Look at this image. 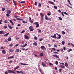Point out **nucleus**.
Instances as JSON below:
<instances>
[{
    "label": "nucleus",
    "instance_id": "obj_1",
    "mask_svg": "<svg viewBox=\"0 0 74 74\" xmlns=\"http://www.w3.org/2000/svg\"><path fill=\"white\" fill-rule=\"evenodd\" d=\"M56 35H58V37L57 38V37H56V34H54V36H51V37H52V38H57V40H59L61 38V35H60V34H58V33H56Z\"/></svg>",
    "mask_w": 74,
    "mask_h": 74
},
{
    "label": "nucleus",
    "instance_id": "obj_2",
    "mask_svg": "<svg viewBox=\"0 0 74 74\" xmlns=\"http://www.w3.org/2000/svg\"><path fill=\"white\" fill-rule=\"evenodd\" d=\"M11 10H8L7 12V14H6V16H7L8 17L10 16V14H11Z\"/></svg>",
    "mask_w": 74,
    "mask_h": 74
},
{
    "label": "nucleus",
    "instance_id": "obj_3",
    "mask_svg": "<svg viewBox=\"0 0 74 74\" xmlns=\"http://www.w3.org/2000/svg\"><path fill=\"white\" fill-rule=\"evenodd\" d=\"M8 72L9 74H11V73H13V74H15L16 72L14 71H11L10 70H8Z\"/></svg>",
    "mask_w": 74,
    "mask_h": 74
},
{
    "label": "nucleus",
    "instance_id": "obj_4",
    "mask_svg": "<svg viewBox=\"0 0 74 74\" xmlns=\"http://www.w3.org/2000/svg\"><path fill=\"white\" fill-rule=\"evenodd\" d=\"M40 15L41 16V17H40V18H41V20L42 21L43 20V18H44L43 17H44V16L43 15V14H42V13H41L40 14Z\"/></svg>",
    "mask_w": 74,
    "mask_h": 74
},
{
    "label": "nucleus",
    "instance_id": "obj_5",
    "mask_svg": "<svg viewBox=\"0 0 74 74\" xmlns=\"http://www.w3.org/2000/svg\"><path fill=\"white\" fill-rule=\"evenodd\" d=\"M29 30H30L31 31H33V30H34V28H33V27L31 26L29 27Z\"/></svg>",
    "mask_w": 74,
    "mask_h": 74
},
{
    "label": "nucleus",
    "instance_id": "obj_6",
    "mask_svg": "<svg viewBox=\"0 0 74 74\" xmlns=\"http://www.w3.org/2000/svg\"><path fill=\"white\" fill-rule=\"evenodd\" d=\"M41 48L42 49H43V50H46V48L44 46H41Z\"/></svg>",
    "mask_w": 74,
    "mask_h": 74
},
{
    "label": "nucleus",
    "instance_id": "obj_7",
    "mask_svg": "<svg viewBox=\"0 0 74 74\" xmlns=\"http://www.w3.org/2000/svg\"><path fill=\"white\" fill-rule=\"evenodd\" d=\"M24 37H25V39H26L29 40V37H28V36H27L26 35H24Z\"/></svg>",
    "mask_w": 74,
    "mask_h": 74
},
{
    "label": "nucleus",
    "instance_id": "obj_8",
    "mask_svg": "<svg viewBox=\"0 0 74 74\" xmlns=\"http://www.w3.org/2000/svg\"><path fill=\"white\" fill-rule=\"evenodd\" d=\"M0 34H5L4 32L3 31H0Z\"/></svg>",
    "mask_w": 74,
    "mask_h": 74
},
{
    "label": "nucleus",
    "instance_id": "obj_9",
    "mask_svg": "<svg viewBox=\"0 0 74 74\" xmlns=\"http://www.w3.org/2000/svg\"><path fill=\"white\" fill-rule=\"evenodd\" d=\"M29 22L32 23H33V21H32V20H31V17H29Z\"/></svg>",
    "mask_w": 74,
    "mask_h": 74
},
{
    "label": "nucleus",
    "instance_id": "obj_10",
    "mask_svg": "<svg viewBox=\"0 0 74 74\" xmlns=\"http://www.w3.org/2000/svg\"><path fill=\"white\" fill-rule=\"evenodd\" d=\"M16 19L17 21H24V20H23V19H21V18H16Z\"/></svg>",
    "mask_w": 74,
    "mask_h": 74
},
{
    "label": "nucleus",
    "instance_id": "obj_11",
    "mask_svg": "<svg viewBox=\"0 0 74 74\" xmlns=\"http://www.w3.org/2000/svg\"><path fill=\"white\" fill-rule=\"evenodd\" d=\"M2 52L3 54H5L6 53V51H5V50L4 49H3L2 50Z\"/></svg>",
    "mask_w": 74,
    "mask_h": 74
},
{
    "label": "nucleus",
    "instance_id": "obj_12",
    "mask_svg": "<svg viewBox=\"0 0 74 74\" xmlns=\"http://www.w3.org/2000/svg\"><path fill=\"white\" fill-rule=\"evenodd\" d=\"M49 3H50V4H52V5H55V3L51 1H49Z\"/></svg>",
    "mask_w": 74,
    "mask_h": 74
},
{
    "label": "nucleus",
    "instance_id": "obj_13",
    "mask_svg": "<svg viewBox=\"0 0 74 74\" xmlns=\"http://www.w3.org/2000/svg\"><path fill=\"white\" fill-rule=\"evenodd\" d=\"M42 64L43 67H46V64H45V63H44V62H42Z\"/></svg>",
    "mask_w": 74,
    "mask_h": 74
},
{
    "label": "nucleus",
    "instance_id": "obj_14",
    "mask_svg": "<svg viewBox=\"0 0 74 74\" xmlns=\"http://www.w3.org/2000/svg\"><path fill=\"white\" fill-rule=\"evenodd\" d=\"M33 45L34 46H37V43L36 42H34L33 43Z\"/></svg>",
    "mask_w": 74,
    "mask_h": 74
},
{
    "label": "nucleus",
    "instance_id": "obj_15",
    "mask_svg": "<svg viewBox=\"0 0 74 74\" xmlns=\"http://www.w3.org/2000/svg\"><path fill=\"white\" fill-rule=\"evenodd\" d=\"M19 66H17L16 67H15V68L14 69V70H16V69H18V68H19Z\"/></svg>",
    "mask_w": 74,
    "mask_h": 74
},
{
    "label": "nucleus",
    "instance_id": "obj_16",
    "mask_svg": "<svg viewBox=\"0 0 74 74\" xmlns=\"http://www.w3.org/2000/svg\"><path fill=\"white\" fill-rule=\"evenodd\" d=\"M10 23H12V25H14V22H12V20H10Z\"/></svg>",
    "mask_w": 74,
    "mask_h": 74
},
{
    "label": "nucleus",
    "instance_id": "obj_17",
    "mask_svg": "<svg viewBox=\"0 0 74 74\" xmlns=\"http://www.w3.org/2000/svg\"><path fill=\"white\" fill-rule=\"evenodd\" d=\"M68 66H69V64H68V63H67V62H65V66L67 67H68Z\"/></svg>",
    "mask_w": 74,
    "mask_h": 74
},
{
    "label": "nucleus",
    "instance_id": "obj_18",
    "mask_svg": "<svg viewBox=\"0 0 74 74\" xmlns=\"http://www.w3.org/2000/svg\"><path fill=\"white\" fill-rule=\"evenodd\" d=\"M60 66L61 68H62L63 69H64V68H65V66H64V65H62L60 64Z\"/></svg>",
    "mask_w": 74,
    "mask_h": 74
},
{
    "label": "nucleus",
    "instance_id": "obj_19",
    "mask_svg": "<svg viewBox=\"0 0 74 74\" xmlns=\"http://www.w3.org/2000/svg\"><path fill=\"white\" fill-rule=\"evenodd\" d=\"M20 64V65L21 64V65H29V64H24V63H21L20 64Z\"/></svg>",
    "mask_w": 74,
    "mask_h": 74
},
{
    "label": "nucleus",
    "instance_id": "obj_20",
    "mask_svg": "<svg viewBox=\"0 0 74 74\" xmlns=\"http://www.w3.org/2000/svg\"><path fill=\"white\" fill-rule=\"evenodd\" d=\"M43 55H44V53H41L39 54V56L42 57V56H43Z\"/></svg>",
    "mask_w": 74,
    "mask_h": 74
},
{
    "label": "nucleus",
    "instance_id": "obj_21",
    "mask_svg": "<svg viewBox=\"0 0 74 74\" xmlns=\"http://www.w3.org/2000/svg\"><path fill=\"white\" fill-rule=\"evenodd\" d=\"M45 19H46V20H47V21H48V16H47L46 15H45Z\"/></svg>",
    "mask_w": 74,
    "mask_h": 74
},
{
    "label": "nucleus",
    "instance_id": "obj_22",
    "mask_svg": "<svg viewBox=\"0 0 74 74\" xmlns=\"http://www.w3.org/2000/svg\"><path fill=\"white\" fill-rule=\"evenodd\" d=\"M20 51L19 50V49H17L16 50V52H19Z\"/></svg>",
    "mask_w": 74,
    "mask_h": 74
},
{
    "label": "nucleus",
    "instance_id": "obj_23",
    "mask_svg": "<svg viewBox=\"0 0 74 74\" xmlns=\"http://www.w3.org/2000/svg\"><path fill=\"white\" fill-rule=\"evenodd\" d=\"M8 41H11V38L9 37L8 38Z\"/></svg>",
    "mask_w": 74,
    "mask_h": 74
},
{
    "label": "nucleus",
    "instance_id": "obj_24",
    "mask_svg": "<svg viewBox=\"0 0 74 74\" xmlns=\"http://www.w3.org/2000/svg\"><path fill=\"white\" fill-rule=\"evenodd\" d=\"M9 51L10 52H13L14 50H12V49H9Z\"/></svg>",
    "mask_w": 74,
    "mask_h": 74
},
{
    "label": "nucleus",
    "instance_id": "obj_25",
    "mask_svg": "<svg viewBox=\"0 0 74 74\" xmlns=\"http://www.w3.org/2000/svg\"><path fill=\"white\" fill-rule=\"evenodd\" d=\"M9 34V33L8 32L6 34H5L4 35V37H5V36H8V35Z\"/></svg>",
    "mask_w": 74,
    "mask_h": 74
},
{
    "label": "nucleus",
    "instance_id": "obj_26",
    "mask_svg": "<svg viewBox=\"0 0 74 74\" xmlns=\"http://www.w3.org/2000/svg\"><path fill=\"white\" fill-rule=\"evenodd\" d=\"M8 27H9L10 29H12L13 28V27H12L11 26V25H8Z\"/></svg>",
    "mask_w": 74,
    "mask_h": 74
},
{
    "label": "nucleus",
    "instance_id": "obj_27",
    "mask_svg": "<svg viewBox=\"0 0 74 74\" xmlns=\"http://www.w3.org/2000/svg\"><path fill=\"white\" fill-rule=\"evenodd\" d=\"M62 34L64 35L66 34V32L64 31H62Z\"/></svg>",
    "mask_w": 74,
    "mask_h": 74
},
{
    "label": "nucleus",
    "instance_id": "obj_28",
    "mask_svg": "<svg viewBox=\"0 0 74 74\" xmlns=\"http://www.w3.org/2000/svg\"><path fill=\"white\" fill-rule=\"evenodd\" d=\"M14 58V57L13 56H12L11 57H8V59H12L13 58Z\"/></svg>",
    "mask_w": 74,
    "mask_h": 74
},
{
    "label": "nucleus",
    "instance_id": "obj_29",
    "mask_svg": "<svg viewBox=\"0 0 74 74\" xmlns=\"http://www.w3.org/2000/svg\"><path fill=\"white\" fill-rule=\"evenodd\" d=\"M53 7L55 10H57V9H58V8L57 7V6H54Z\"/></svg>",
    "mask_w": 74,
    "mask_h": 74
},
{
    "label": "nucleus",
    "instance_id": "obj_30",
    "mask_svg": "<svg viewBox=\"0 0 74 74\" xmlns=\"http://www.w3.org/2000/svg\"><path fill=\"white\" fill-rule=\"evenodd\" d=\"M62 43L63 45H64V43H65V42H64V41H63L62 42Z\"/></svg>",
    "mask_w": 74,
    "mask_h": 74
},
{
    "label": "nucleus",
    "instance_id": "obj_31",
    "mask_svg": "<svg viewBox=\"0 0 74 74\" xmlns=\"http://www.w3.org/2000/svg\"><path fill=\"white\" fill-rule=\"evenodd\" d=\"M38 23H38V22H36V23H34V24L35 25H37L38 24Z\"/></svg>",
    "mask_w": 74,
    "mask_h": 74
},
{
    "label": "nucleus",
    "instance_id": "obj_32",
    "mask_svg": "<svg viewBox=\"0 0 74 74\" xmlns=\"http://www.w3.org/2000/svg\"><path fill=\"white\" fill-rule=\"evenodd\" d=\"M38 7H41V4L40 3H39L38 5Z\"/></svg>",
    "mask_w": 74,
    "mask_h": 74
},
{
    "label": "nucleus",
    "instance_id": "obj_33",
    "mask_svg": "<svg viewBox=\"0 0 74 74\" xmlns=\"http://www.w3.org/2000/svg\"><path fill=\"white\" fill-rule=\"evenodd\" d=\"M9 47H13V44H10L9 45Z\"/></svg>",
    "mask_w": 74,
    "mask_h": 74
},
{
    "label": "nucleus",
    "instance_id": "obj_34",
    "mask_svg": "<svg viewBox=\"0 0 74 74\" xmlns=\"http://www.w3.org/2000/svg\"><path fill=\"white\" fill-rule=\"evenodd\" d=\"M52 50H53L54 51H56V49H55V48H52Z\"/></svg>",
    "mask_w": 74,
    "mask_h": 74
},
{
    "label": "nucleus",
    "instance_id": "obj_35",
    "mask_svg": "<svg viewBox=\"0 0 74 74\" xmlns=\"http://www.w3.org/2000/svg\"><path fill=\"white\" fill-rule=\"evenodd\" d=\"M23 23H27V21H22Z\"/></svg>",
    "mask_w": 74,
    "mask_h": 74
},
{
    "label": "nucleus",
    "instance_id": "obj_36",
    "mask_svg": "<svg viewBox=\"0 0 74 74\" xmlns=\"http://www.w3.org/2000/svg\"><path fill=\"white\" fill-rule=\"evenodd\" d=\"M5 8H3L2 9V11H5Z\"/></svg>",
    "mask_w": 74,
    "mask_h": 74
},
{
    "label": "nucleus",
    "instance_id": "obj_37",
    "mask_svg": "<svg viewBox=\"0 0 74 74\" xmlns=\"http://www.w3.org/2000/svg\"><path fill=\"white\" fill-rule=\"evenodd\" d=\"M36 27H38L39 26H40V25H39V24H37L36 25Z\"/></svg>",
    "mask_w": 74,
    "mask_h": 74
},
{
    "label": "nucleus",
    "instance_id": "obj_38",
    "mask_svg": "<svg viewBox=\"0 0 74 74\" xmlns=\"http://www.w3.org/2000/svg\"><path fill=\"white\" fill-rule=\"evenodd\" d=\"M55 57L56 58H59V57L58 56L56 55H55Z\"/></svg>",
    "mask_w": 74,
    "mask_h": 74
},
{
    "label": "nucleus",
    "instance_id": "obj_39",
    "mask_svg": "<svg viewBox=\"0 0 74 74\" xmlns=\"http://www.w3.org/2000/svg\"><path fill=\"white\" fill-rule=\"evenodd\" d=\"M2 21H3V20L2 19H1L0 20V24H2V23H1V22H3Z\"/></svg>",
    "mask_w": 74,
    "mask_h": 74
},
{
    "label": "nucleus",
    "instance_id": "obj_40",
    "mask_svg": "<svg viewBox=\"0 0 74 74\" xmlns=\"http://www.w3.org/2000/svg\"><path fill=\"white\" fill-rule=\"evenodd\" d=\"M64 14H65L66 15H69V14L67 13H66V12H64Z\"/></svg>",
    "mask_w": 74,
    "mask_h": 74
},
{
    "label": "nucleus",
    "instance_id": "obj_41",
    "mask_svg": "<svg viewBox=\"0 0 74 74\" xmlns=\"http://www.w3.org/2000/svg\"><path fill=\"white\" fill-rule=\"evenodd\" d=\"M26 3L25 1H22L21 2V3H22V4H23V3Z\"/></svg>",
    "mask_w": 74,
    "mask_h": 74
},
{
    "label": "nucleus",
    "instance_id": "obj_42",
    "mask_svg": "<svg viewBox=\"0 0 74 74\" xmlns=\"http://www.w3.org/2000/svg\"><path fill=\"white\" fill-rule=\"evenodd\" d=\"M37 30H39V31H38V33H41V30L39 29H38Z\"/></svg>",
    "mask_w": 74,
    "mask_h": 74
},
{
    "label": "nucleus",
    "instance_id": "obj_43",
    "mask_svg": "<svg viewBox=\"0 0 74 74\" xmlns=\"http://www.w3.org/2000/svg\"><path fill=\"white\" fill-rule=\"evenodd\" d=\"M58 18L60 20H61V21L62 20V18H61V17H59Z\"/></svg>",
    "mask_w": 74,
    "mask_h": 74
},
{
    "label": "nucleus",
    "instance_id": "obj_44",
    "mask_svg": "<svg viewBox=\"0 0 74 74\" xmlns=\"http://www.w3.org/2000/svg\"><path fill=\"white\" fill-rule=\"evenodd\" d=\"M61 14L63 16H64V14H63V12H61Z\"/></svg>",
    "mask_w": 74,
    "mask_h": 74
},
{
    "label": "nucleus",
    "instance_id": "obj_45",
    "mask_svg": "<svg viewBox=\"0 0 74 74\" xmlns=\"http://www.w3.org/2000/svg\"><path fill=\"white\" fill-rule=\"evenodd\" d=\"M35 5H37V3L36 1H35Z\"/></svg>",
    "mask_w": 74,
    "mask_h": 74
},
{
    "label": "nucleus",
    "instance_id": "obj_46",
    "mask_svg": "<svg viewBox=\"0 0 74 74\" xmlns=\"http://www.w3.org/2000/svg\"><path fill=\"white\" fill-rule=\"evenodd\" d=\"M56 65H58V61H56Z\"/></svg>",
    "mask_w": 74,
    "mask_h": 74
},
{
    "label": "nucleus",
    "instance_id": "obj_47",
    "mask_svg": "<svg viewBox=\"0 0 74 74\" xmlns=\"http://www.w3.org/2000/svg\"><path fill=\"white\" fill-rule=\"evenodd\" d=\"M17 73H18V74H20V73H21V71H16Z\"/></svg>",
    "mask_w": 74,
    "mask_h": 74
},
{
    "label": "nucleus",
    "instance_id": "obj_48",
    "mask_svg": "<svg viewBox=\"0 0 74 74\" xmlns=\"http://www.w3.org/2000/svg\"><path fill=\"white\" fill-rule=\"evenodd\" d=\"M4 22V23H8V21L7 20H5Z\"/></svg>",
    "mask_w": 74,
    "mask_h": 74
},
{
    "label": "nucleus",
    "instance_id": "obj_49",
    "mask_svg": "<svg viewBox=\"0 0 74 74\" xmlns=\"http://www.w3.org/2000/svg\"><path fill=\"white\" fill-rule=\"evenodd\" d=\"M14 17L15 18H18V16H16V15L14 16Z\"/></svg>",
    "mask_w": 74,
    "mask_h": 74
},
{
    "label": "nucleus",
    "instance_id": "obj_50",
    "mask_svg": "<svg viewBox=\"0 0 74 74\" xmlns=\"http://www.w3.org/2000/svg\"><path fill=\"white\" fill-rule=\"evenodd\" d=\"M25 30H24L23 31H22V32H21V33H25Z\"/></svg>",
    "mask_w": 74,
    "mask_h": 74
},
{
    "label": "nucleus",
    "instance_id": "obj_51",
    "mask_svg": "<svg viewBox=\"0 0 74 74\" xmlns=\"http://www.w3.org/2000/svg\"><path fill=\"white\" fill-rule=\"evenodd\" d=\"M59 70H60V73H62V69H59Z\"/></svg>",
    "mask_w": 74,
    "mask_h": 74
},
{
    "label": "nucleus",
    "instance_id": "obj_52",
    "mask_svg": "<svg viewBox=\"0 0 74 74\" xmlns=\"http://www.w3.org/2000/svg\"><path fill=\"white\" fill-rule=\"evenodd\" d=\"M43 38H41V39H39V41H42V40H43Z\"/></svg>",
    "mask_w": 74,
    "mask_h": 74
},
{
    "label": "nucleus",
    "instance_id": "obj_53",
    "mask_svg": "<svg viewBox=\"0 0 74 74\" xmlns=\"http://www.w3.org/2000/svg\"><path fill=\"white\" fill-rule=\"evenodd\" d=\"M12 20H13L15 22L16 21V20L15 19H13Z\"/></svg>",
    "mask_w": 74,
    "mask_h": 74
},
{
    "label": "nucleus",
    "instance_id": "obj_54",
    "mask_svg": "<svg viewBox=\"0 0 74 74\" xmlns=\"http://www.w3.org/2000/svg\"><path fill=\"white\" fill-rule=\"evenodd\" d=\"M49 65H51V66H53V64H52V63H49Z\"/></svg>",
    "mask_w": 74,
    "mask_h": 74
},
{
    "label": "nucleus",
    "instance_id": "obj_55",
    "mask_svg": "<svg viewBox=\"0 0 74 74\" xmlns=\"http://www.w3.org/2000/svg\"><path fill=\"white\" fill-rule=\"evenodd\" d=\"M13 63V61H10L9 62V63Z\"/></svg>",
    "mask_w": 74,
    "mask_h": 74
},
{
    "label": "nucleus",
    "instance_id": "obj_56",
    "mask_svg": "<svg viewBox=\"0 0 74 74\" xmlns=\"http://www.w3.org/2000/svg\"><path fill=\"white\" fill-rule=\"evenodd\" d=\"M57 53V54H59V53L58 52H57L56 51H55L54 52L55 54V53Z\"/></svg>",
    "mask_w": 74,
    "mask_h": 74
},
{
    "label": "nucleus",
    "instance_id": "obj_57",
    "mask_svg": "<svg viewBox=\"0 0 74 74\" xmlns=\"http://www.w3.org/2000/svg\"><path fill=\"white\" fill-rule=\"evenodd\" d=\"M19 45V44H16L15 45V47H18Z\"/></svg>",
    "mask_w": 74,
    "mask_h": 74
},
{
    "label": "nucleus",
    "instance_id": "obj_58",
    "mask_svg": "<svg viewBox=\"0 0 74 74\" xmlns=\"http://www.w3.org/2000/svg\"><path fill=\"white\" fill-rule=\"evenodd\" d=\"M18 26H21V24H18L17 25Z\"/></svg>",
    "mask_w": 74,
    "mask_h": 74
},
{
    "label": "nucleus",
    "instance_id": "obj_59",
    "mask_svg": "<svg viewBox=\"0 0 74 74\" xmlns=\"http://www.w3.org/2000/svg\"><path fill=\"white\" fill-rule=\"evenodd\" d=\"M27 45V43H25L24 45V47H25V46H26V45Z\"/></svg>",
    "mask_w": 74,
    "mask_h": 74
},
{
    "label": "nucleus",
    "instance_id": "obj_60",
    "mask_svg": "<svg viewBox=\"0 0 74 74\" xmlns=\"http://www.w3.org/2000/svg\"><path fill=\"white\" fill-rule=\"evenodd\" d=\"M5 74H8V72L7 71L5 72Z\"/></svg>",
    "mask_w": 74,
    "mask_h": 74
},
{
    "label": "nucleus",
    "instance_id": "obj_61",
    "mask_svg": "<svg viewBox=\"0 0 74 74\" xmlns=\"http://www.w3.org/2000/svg\"><path fill=\"white\" fill-rule=\"evenodd\" d=\"M60 64H62V65H64V63H63V62H61V63H60Z\"/></svg>",
    "mask_w": 74,
    "mask_h": 74
},
{
    "label": "nucleus",
    "instance_id": "obj_62",
    "mask_svg": "<svg viewBox=\"0 0 74 74\" xmlns=\"http://www.w3.org/2000/svg\"><path fill=\"white\" fill-rule=\"evenodd\" d=\"M19 38L16 37V40H19Z\"/></svg>",
    "mask_w": 74,
    "mask_h": 74
},
{
    "label": "nucleus",
    "instance_id": "obj_63",
    "mask_svg": "<svg viewBox=\"0 0 74 74\" xmlns=\"http://www.w3.org/2000/svg\"><path fill=\"white\" fill-rule=\"evenodd\" d=\"M61 52H64V51H63V49L62 48L61 49Z\"/></svg>",
    "mask_w": 74,
    "mask_h": 74
},
{
    "label": "nucleus",
    "instance_id": "obj_64",
    "mask_svg": "<svg viewBox=\"0 0 74 74\" xmlns=\"http://www.w3.org/2000/svg\"><path fill=\"white\" fill-rule=\"evenodd\" d=\"M34 38L35 40H37V38L36 37H35Z\"/></svg>",
    "mask_w": 74,
    "mask_h": 74
}]
</instances>
